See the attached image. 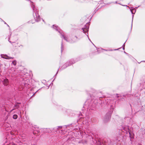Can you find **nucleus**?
<instances>
[{"instance_id":"nucleus-5","label":"nucleus","mask_w":145,"mask_h":145,"mask_svg":"<svg viewBox=\"0 0 145 145\" xmlns=\"http://www.w3.org/2000/svg\"><path fill=\"white\" fill-rule=\"evenodd\" d=\"M3 83L5 86H7L8 83V79L6 78L4 79L3 81Z\"/></svg>"},{"instance_id":"nucleus-17","label":"nucleus","mask_w":145,"mask_h":145,"mask_svg":"<svg viewBox=\"0 0 145 145\" xmlns=\"http://www.w3.org/2000/svg\"><path fill=\"white\" fill-rule=\"evenodd\" d=\"M115 3H117V2L116 1V2H115Z\"/></svg>"},{"instance_id":"nucleus-14","label":"nucleus","mask_w":145,"mask_h":145,"mask_svg":"<svg viewBox=\"0 0 145 145\" xmlns=\"http://www.w3.org/2000/svg\"><path fill=\"white\" fill-rule=\"evenodd\" d=\"M87 36H88V38H89L88 35H87ZM88 39H89V40H90V39L89 38H88Z\"/></svg>"},{"instance_id":"nucleus-1","label":"nucleus","mask_w":145,"mask_h":145,"mask_svg":"<svg viewBox=\"0 0 145 145\" xmlns=\"http://www.w3.org/2000/svg\"><path fill=\"white\" fill-rule=\"evenodd\" d=\"M53 27L54 29H55L57 31H58L60 34H61V38H63L67 42H69V41L68 40L67 37L64 36V33L62 31V30L58 27L56 25H53Z\"/></svg>"},{"instance_id":"nucleus-4","label":"nucleus","mask_w":145,"mask_h":145,"mask_svg":"<svg viewBox=\"0 0 145 145\" xmlns=\"http://www.w3.org/2000/svg\"><path fill=\"white\" fill-rule=\"evenodd\" d=\"M1 57L6 59H10L13 58V57L8 56L6 55H3L2 54L1 55Z\"/></svg>"},{"instance_id":"nucleus-7","label":"nucleus","mask_w":145,"mask_h":145,"mask_svg":"<svg viewBox=\"0 0 145 145\" xmlns=\"http://www.w3.org/2000/svg\"><path fill=\"white\" fill-rule=\"evenodd\" d=\"M10 70L11 71H10V73H14V72L15 71V69L14 68H12L10 69Z\"/></svg>"},{"instance_id":"nucleus-22","label":"nucleus","mask_w":145,"mask_h":145,"mask_svg":"<svg viewBox=\"0 0 145 145\" xmlns=\"http://www.w3.org/2000/svg\"><path fill=\"white\" fill-rule=\"evenodd\" d=\"M7 25L8 26H9L8 25Z\"/></svg>"},{"instance_id":"nucleus-19","label":"nucleus","mask_w":145,"mask_h":145,"mask_svg":"<svg viewBox=\"0 0 145 145\" xmlns=\"http://www.w3.org/2000/svg\"><path fill=\"white\" fill-rule=\"evenodd\" d=\"M75 37L76 38H77V37H76L75 36Z\"/></svg>"},{"instance_id":"nucleus-2","label":"nucleus","mask_w":145,"mask_h":145,"mask_svg":"<svg viewBox=\"0 0 145 145\" xmlns=\"http://www.w3.org/2000/svg\"><path fill=\"white\" fill-rule=\"evenodd\" d=\"M29 1L31 2V5H33V9L34 12H35V16H34V17L35 18V20L37 22H38L40 20V19L39 18L40 16L39 15L38 12L37 11V9L36 8H35V6L34 5L33 3L31 2V1Z\"/></svg>"},{"instance_id":"nucleus-9","label":"nucleus","mask_w":145,"mask_h":145,"mask_svg":"<svg viewBox=\"0 0 145 145\" xmlns=\"http://www.w3.org/2000/svg\"><path fill=\"white\" fill-rule=\"evenodd\" d=\"M16 60L13 61L12 63V65H13L14 66L16 65Z\"/></svg>"},{"instance_id":"nucleus-20","label":"nucleus","mask_w":145,"mask_h":145,"mask_svg":"<svg viewBox=\"0 0 145 145\" xmlns=\"http://www.w3.org/2000/svg\"><path fill=\"white\" fill-rule=\"evenodd\" d=\"M5 24H6V23L5 22Z\"/></svg>"},{"instance_id":"nucleus-13","label":"nucleus","mask_w":145,"mask_h":145,"mask_svg":"<svg viewBox=\"0 0 145 145\" xmlns=\"http://www.w3.org/2000/svg\"><path fill=\"white\" fill-rule=\"evenodd\" d=\"M124 45H125V43L123 44V46H124V47H123V50L124 49Z\"/></svg>"},{"instance_id":"nucleus-15","label":"nucleus","mask_w":145,"mask_h":145,"mask_svg":"<svg viewBox=\"0 0 145 145\" xmlns=\"http://www.w3.org/2000/svg\"><path fill=\"white\" fill-rule=\"evenodd\" d=\"M9 39H10V38L8 39V41H9V42H11L10 41Z\"/></svg>"},{"instance_id":"nucleus-6","label":"nucleus","mask_w":145,"mask_h":145,"mask_svg":"<svg viewBox=\"0 0 145 145\" xmlns=\"http://www.w3.org/2000/svg\"><path fill=\"white\" fill-rule=\"evenodd\" d=\"M111 116V114L110 113H107L106 114L105 118L106 120H109V119L110 118Z\"/></svg>"},{"instance_id":"nucleus-16","label":"nucleus","mask_w":145,"mask_h":145,"mask_svg":"<svg viewBox=\"0 0 145 145\" xmlns=\"http://www.w3.org/2000/svg\"><path fill=\"white\" fill-rule=\"evenodd\" d=\"M59 127L60 128H62V127L61 126H59Z\"/></svg>"},{"instance_id":"nucleus-18","label":"nucleus","mask_w":145,"mask_h":145,"mask_svg":"<svg viewBox=\"0 0 145 145\" xmlns=\"http://www.w3.org/2000/svg\"><path fill=\"white\" fill-rule=\"evenodd\" d=\"M74 63H72L71 64H73Z\"/></svg>"},{"instance_id":"nucleus-3","label":"nucleus","mask_w":145,"mask_h":145,"mask_svg":"<svg viewBox=\"0 0 145 145\" xmlns=\"http://www.w3.org/2000/svg\"><path fill=\"white\" fill-rule=\"evenodd\" d=\"M88 24H87L85 26V27L84 28H82V29L83 30L84 33H85L88 31L89 27V26H88Z\"/></svg>"},{"instance_id":"nucleus-8","label":"nucleus","mask_w":145,"mask_h":145,"mask_svg":"<svg viewBox=\"0 0 145 145\" xmlns=\"http://www.w3.org/2000/svg\"><path fill=\"white\" fill-rule=\"evenodd\" d=\"M67 63H66L65 64L63 65L62 67V69H65V68H66L68 66H69V65H71V64H70L69 65H67Z\"/></svg>"},{"instance_id":"nucleus-11","label":"nucleus","mask_w":145,"mask_h":145,"mask_svg":"<svg viewBox=\"0 0 145 145\" xmlns=\"http://www.w3.org/2000/svg\"><path fill=\"white\" fill-rule=\"evenodd\" d=\"M18 116L16 114H14L13 115V118L14 119H16L17 118Z\"/></svg>"},{"instance_id":"nucleus-10","label":"nucleus","mask_w":145,"mask_h":145,"mask_svg":"<svg viewBox=\"0 0 145 145\" xmlns=\"http://www.w3.org/2000/svg\"><path fill=\"white\" fill-rule=\"evenodd\" d=\"M136 10L135 9H131V11L132 13V14H134L136 12Z\"/></svg>"},{"instance_id":"nucleus-12","label":"nucleus","mask_w":145,"mask_h":145,"mask_svg":"<svg viewBox=\"0 0 145 145\" xmlns=\"http://www.w3.org/2000/svg\"><path fill=\"white\" fill-rule=\"evenodd\" d=\"M61 45V52H62V50H63V43H62V42Z\"/></svg>"},{"instance_id":"nucleus-21","label":"nucleus","mask_w":145,"mask_h":145,"mask_svg":"<svg viewBox=\"0 0 145 145\" xmlns=\"http://www.w3.org/2000/svg\"><path fill=\"white\" fill-rule=\"evenodd\" d=\"M129 134L130 135V133H129Z\"/></svg>"}]
</instances>
